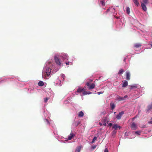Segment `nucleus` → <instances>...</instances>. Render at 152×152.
Returning <instances> with one entry per match:
<instances>
[{
  "instance_id": "1",
  "label": "nucleus",
  "mask_w": 152,
  "mask_h": 152,
  "mask_svg": "<svg viewBox=\"0 0 152 152\" xmlns=\"http://www.w3.org/2000/svg\"><path fill=\"white\" fill-rule=\"evenodd\" d=\"M86 85L88 86V88L89 90L94 89L95 86V85L94 83H92L91 85H90L89 83L88 82H87L86 83Z\"/></svg>"
},
{
  "instance_id": "2",
  "label": "nucleus",
  "mask_w": 152,
  "mask_h": 152,
  "mask_svg": "<svg viewBox=\"0 0 152 152\" xmlns=\"http://www.w3.org/2000/svg\"><path fill=\"white\" fill-rule=\"evenodd\" d=\"M54 60L56 64L59 65H61V63L58 58L56 56L54 57Z\"/></svg>"
},
{
  "instance_id": "3",
  "label": "nucleus",
  "mask_w": 152,
  "mask_h": 152,
  "mask_svg": "<svg viewBox=\"0 0 152 152\" xmlns=\"http://www.w3.org/2000/svg\"><path fill=\"white\" fill-rule=\"evenodd\" d=\"M124 111H122L121 112L119 113V114H118L116 116V118L118 120L120 119L121 118L122 115L124 114Z\"/></svg>"
},
{
  "instance_id": "4",
  "label": "nucleus",
  "mask_w": 152,
  "mask_h": 152,
  "mask_svg": "<svg viewBox=\"0 0 152 152\" xmlns=\"http://www.w3.org/2000/svg\"><path fill=\"white\" fill-rule=\"evenodd\" d=\"M131 128L133 130H135L137 129V126L135 123H133L131 125Z\"/></svg>"
},
{
  "instance_id": "5",
  "label": "nucleus",
  "mask_w": 152,
  "mask_h": 152,
  "mask_svg": "<svg viewBox=\"0 0 152 152\" xmlns=\"http://www.w3.org/2000/svg\"><path fill=\"white\" fill-rule=\"evenodd\" d=\"M51 72V69L50 68H48L46 70V75L48 76H49L50 74V72Z\"/></svg>"
},
{
  "instance_id": "6",
  "label": "nucleus",
  "mask_w": 152,
  "mask_h": 152,
  "mask_svg": "<svg viewBox=\"0 0 152 152\" xmlns=\"http://www.w3.org/2000/svg\"><path fill=\"white\" fill-rule=\"evenodd\" d=\"M141 5L142 10L145 11H146L147 8L145 4L143 3H141Z\"/></svg>"
},
{
  "instance_id": "7",
  "label": "nucleus",
  "mask_w": 152,
  "mask_h": 152,
  "mask_svg": "<svg viewBox=\"0 0 152 152\" xmlns=\"http://www.w3.org/2000/svg\"><path fill=\"white\" fill-rule=\"evenodd\" d=\"M126 79L128 80H129L130 79V72H126Z\"/></svg>"
},
{
  "instance_id": "8",
  "label": "nucleus",
  "mask_w": 152,
  "mask_h": 152,
  "mask_svg": "<svg viewBox=\"0 0 152 152\" xmlns=\"http://www.w3.org/2000/svg\"><path fill=\"white\" fill-rule=\"evenodd\" d=\"M85 90L84 88H82L81 87H79L78 88L77 92L78 93H81L83 91H84Z\"/></svg>"
},
{
  "instance_id": "9",
  "label": "nucleus",
  "mask_w": 152,
  "mask_h": 152,
  "mask_svg": "<svg viewBox=\"0 0 152 152\" xmlns=\"http://www.w3.org/2000/svg\"><path fill=\"white\" fill-rule=\"evenodd\" d=\"M113 128L115 130H116L118 128H119V129H120L121 127L119 126H118L117 124H114Z\"/></svg>"
},
{
  "instance_id": "10",
  "label": "nucleus",
  "mask_w": 152,
  "mask_h": 152,
  "mask_svg": "<svg viewBox=\"0 0 152 152\" xmlns=\"http://www.w3.org/2000/svg\"><path fill=\"white\" fill-rule=\"evenodd\" d=\"M75 136V135L74 134L72 133H70L68 137V140H71Z\"/></svg>"
},
{
  "instance_id": "11",
  "label": "nucleus",
  "mask_w": 152,
  "mask_h": 152,
  "mask_svg": "<svg viewBox=\"0 0 152 152\" xmlns=\"http://www.w3.org/2000/svg\"><path fill=\"white\" fill-rule=\"evenodd\" d=\"M82 146L81 145L80 146L77 147L75 150L76 152H80V151L81 149L82 148Z\"/></svg>"
},
{
  "instance_id": "12",
  "label": "nucleus",
  "mask_w": 152,
  "mask_h": 152,
  "mask_svg": "<svg viewBox=\"0 0 152 152\" xmlns=\"http://www.w3.org/2000/svg\"><path fill=\"white\" fill-rule=\"evenodd\" d=\"M134 3L135 4L137 7H138L140 5V4L138 1V0H133Z\"/></svg>"
},
{
  "instance_id": "13",
  "label": "nucleus",
  "mask_w": 152,
  "mask_h": 152,
  "mask_svg": "<svg viewBox=\"0 0 152 152\" xmlns=\"http://www.w3.org/2000/svg\"><path fill=\"white\" fill-rule=\"evenodd\" d=\"M142 45L140 43H136L134 45V47L136 48H138L141 47Z\"/></svg>"
},
{
  "instance_id": "14",
  "label": "nucleus",
  "mask_w": 152,
  "mask_h": 152,
  "mask_svg": "<svg viewBox=\"0 0 152 152\" xmlns=\"http://www.w3.org/2000/svg\"><path fill=\"white\" fill-rule=\"evenodd\" d=\"M128 84V83L126 81H125L124 82V83L122 85V87H125Z\"/></svg>"
},
{
  "instance_id": "15",
  "label": "nucleus",
  "mask_w": 152,
  "mask_h": 152,
  "mask_svg": "<svg viewBox=\"0 0 152 152\" xmlns=\"http://www.w3.org/2000/svg\"><path fill=\"white\" fill-rule=\"evenodd\" d=\"M110 106L112 110H113L115 107V105L113 103H111L110 104Z\"/></svg>"
},
{
  "instance_id": "16",
  "label": "nucleus",
  "mask_w": 152,
  "mask_h": 152,
  "mask_svg": "<svg viewBox=\"0 0 152 152\" xmlns=\"http://www.w3.org/2000/svg\"><path fill=\"white\" fill-rule=\"evenodd\" d=\"M38 84L39 86H43L44 84L42 81H39L38 83Z\"/></svg>"
},
{
  "instance_id": "17",
  "label": "nucleus",
  "mask_w": 152,
  "mask_h": 152,
  "mask_svg": "<svg viewBox=\"0 0 152 152\" xmlns=\"http://www.w3.org/2000/svg\"><path fill=\"white\" fill-rule=\"evenodd\" d=\"M112 10V11H113V10H115V9L114 8H113L112 7H109V8H108L107 10L106 11V13L107 14V12H108L110 10Z\"/></svg>"
},
{
  "instance_id": "18",
  "label": "nucleus",
  "mask_w": 152,
  "mask_h": 152,
  "mask_svg": "<svg viewBox=\"0 0 152 152\" xmlns=\"http://www.w3.org/2000/svg\"><path fill=\"white\" fill-rule=\"evenodd\" d=\"M84 115V113H83L82 111H80L78 115L79 116L81 117H83Z\"/></svg>"
},
{
  "instance_id": "19",
  "label": "nucleus",
  "mask_w": 152,
  "mask_h": 152,
  "mask_svg": "<svg viewBox=\"0 0 152 152\" xmlns=\"http://www.w3.org/2000/svg\"><path fill=\"white\" fill-rule=\"evenodd\" d=\"M124 72V70L123 69H120L118 72V74L119 75H121L122 73H123Z\"/></svg>"
},
{
  "instance_id": "20",
  "label": "nucleus",
  "mask_w": 152,
  "mask_h": 152,
  "mask_svg": "<svg viewBox=\"0 0 152 152\" xmlns=\"http://www.w3.org/2000/svg\"><path fill=\"white\" fill-rule=\"evenodd\" d=\"M126 11L128 14H129L130 13V9L129 7H127L126 8Z\"/></svg>"
},
{
  "instance_id": "21",
  "label": "nucleus",
  "mask_w": 152,
  "mask_h": 152,
  "mask_svg": "<svg viewBox=\"0 0 152 152\" xmlns=\"http://www.w3.org/2000/svg\"><path fill=\"white\" fill-rule=\"evenodd\" d=\"M91 94V92H87L85 91H84L83 92V94L84 95H87V94Z\"/></svg>"
},
{
  "instance_id": "22",
  "label": "nucleus",
  "mask_w": 152,
  "mask_h": 152,
  "mask_svg": "<svg viewBox=\"0 0 152 152\" xmlns=\"http://www.w3.org/2000/svg\"><path fill=\"white\" fill-rule=\"evenodd\" d=\"M100 3L102 6H104L105 5L104 1V0L100 1Z\"/></svg>"
},
{
  "instance_id": "23",
  "label": "nucleus",
  "mask_w": 152,
  "mask_h": 152,
  "mask_svg": "<svg viewBox=\"0 0 152 152\" xmlns=\"http://www.w3.org/2000/svg\"><path fill=\"white\" fill-rule=\"evenodd\" d=\"M141 132L140 131H137L135 132H134L135 134H136L137 135H140Z\"/></svg>"
},
{
  "instance_id": "24",
  "label": "nucleus",
  "mask_w": 152,
  "mask_h": 152,
  "mask_svg": "<svg viewBox=\"0 0 152 152\" xmlns=\"http://www.w3.org/2000/svg\"><path fill=\"white\" fill-rule=\"evenodd\" d=\"M137 86L136 85H134V86H131L130 87V89L131 90L133 89L134 88H137Z\"/></svg>"
},
{
  "instance_id": "25",
  "label": "nucleus",
  "mask_w": 152,
  "mask_h": 152,
  "mask_svg": "<svg viewBox=\"0 0 152 152\" xmlns=\"http://www.w3.org/2000/svg\"><path fill=\"white\" fill-rule=\"evenodd\" d=\"M97 137H94L93 138V140L91 142H94L96 141V140H97Z\"/></svg>"
},
{
  "instance_id": "26",
  "label": "nucleus",
  "mask_w": 152,
  "mask_h": 152,
  "mask_svg": "<svg viewBox=\"0 0 152 152\" xmlns=\"http://www.w3.org/2000/svg\"><path fill=\"white\" fill-rule=\"evenodd\" d=\"M143 1L145 4H147L148 3V0H143Z\"/></svg>"
},
{
  "instance_id": "27",
  "label": "nucleus",
  "mask_w": 152,
  "mask_h": 152,
  "mask_svg": "<svg viewBox=\"0 0 152 152\" xmlns=\"http://www.w3.org/2000/svg\"><path fill=\"white\" fill-rule=\"evenodd\" d=\"M118 99L120 101H121V100H123L124 99V97H119L118 98Z\"/></svg>"
},
{
  "instance_id": "28",
  "label": "nucleus",
  "mask_w": 152,
  "mask_h": 152,
  "mask_svg": "<svg viewBox=\"0 0 152 152\" xmlns=\"http://www.w3.org/2000/svg\"><path fill=\"white\" fill-rule=\"evenodd\" d=\"M66 65H68L69 64H72V62H66Z\"/></svg>"
},
{
  "instance_id": "29",
  "label": "nucleus",
  "mask_w": 152,
  "mask_h": 152,
  "mask_svg": "<svg viewBox=\"0 0 152 152\" xmlns=\"http://www.w3.org/2000/svg\"><path fill=\"white\" fill-rule=\"evenodd\" d=\"M148 110H150L152 108V105H149L148 106Z\"/></svg>"
},
{
  "instance_id": "30",
  "label": "nucleus",
  "mask_w": 152,
  "mask_h": 152,
  "mask_svg": "<svg viewBox=\"0 0 152 152\" xmlns=\"http://www.w3.org/2000/svg\"><path fill=\"white\" fill-rule=\"evenodd\" d=\"M96 145H94V146H91V148L93 150H94V149H95L96 148Z\"/></svg>"
},
{
  "instance_id": "31",
  "label": "nucleus",
  "mask_w": 152,
  "mask_h": 152,
  "mask_svg": "<svg viewBox=\"0 0 152 152\" xmlns=\"http://www.w3.org/2000/svg\"><path fill=\"white\" fill-rule=\"evenodd\" d=\"M48 99H49V98H46L45 99V100H44L45 102V103H46L47 102L48 100Z\"/></svg>"
},
{
  "instance_id": "32",
  "label": "nucleus",
  "mask_w": 152,
  "mask_h": 152,
  "mask_svg": "<svg viewBox=\"0 0 152 152\" xmlns=\"http://www.w3.org/2000/svg\"><path fill=\"white\" fill-rule=\"evenodd\" d=\"M80 124V122H76L75 123V125L76 126H77L78 125H79Z\"/></svg>"
},
{
  "instance_id": "33",
  "label": "nucleus",
  "mask_w": 152,
  "mask_h": 152,
  "mask_svg": "<svg viewBox=\"0 0 152 152\" xmlns=\"http://www.w3.org/2000/svg\"><path fill=\"white\" fill-rule=\"evenodd\" d=\"M129 133L127 132H125V136H128L129 134Z\"/></svg>"
},
{
  "instance_id": "34",
  "label": "nucleus",
  "mask_w": 152,
  "mask_h": 152,
  "mask_svg": "<svg viewBox=\"0 0 152 152\" xmlns=\"http://www.w3.org/2000/svg\"><path fill=\"white\" fill-rule=\"evenodd\" d=\"M104 152H108V150L107 148H106L104 149Z\"/></svg>"
},
{
  "instance_id": "35",
  "label": "nucleus",
  "mask_w": 152,
  "mask_h": 152,
  "mask_svg": "<svg viewBox=\"0 0 152 152\" xmlns=\"http://www.w3.org/2000/svg\"><path fill=\"white\" fill-rule=\"evenodd\" d=\"M45 121H46V122L47 124H49V121H48V119H46L45 120Z\"/></svg>"
},
{
  "instance_id": "36",
  "label": "nucleus",
  "mask_w": 152,
  "mask_h": 152,
  "mask_svg": "<svg viewBox=\"0 0 152 152\" xmlns=\"http://www.w3.org/2000/svg\"><path fill=\"white\" fill-rule=\"evenodd\" d=\"M103 92H98L97 93V94L98 95H99L101 94H103Z\"/></svg>"
},
{
  "instance_id": "37",
  "label": "nucleus",
  "mask_w": 152,
  "mask_h": 152,
  "mask_svg": "<svg viewBox=\"0 0 152 152\" xmlns=\"http://www.w3.org/2000/svg\"><path fill=\"white\" fill-rule=\"evenodd\" d=\"M148 123L150 124H152V120L150 121H149Z\"/></svg>"
},
{
  "instance_id": "38",
  "label": "nucleus",
  "mask_w": 152,
  "mask_h": 152,
  "mask_svg": "<svg viewBox=\"0 0 152 152\" xmlns=\"http://www.w3.org/2000/svg\"><path fill=\"white\" fill-rule=\"evenodd\" d=\"M109 125L110 126H111L112 125V124L111 123H109Z\"/></svg>"
},
{
  "instance_id": "39",
  "label": "nucleus",
  "mask_w": 152,
  "mask_h": 152,
  "mask_svg": "<svg viewBox=\"0 0 152 152\" xmlns=\"http://www.w3.org/2000/svg\"><path fill=\"white\" fill-rule=\"evenodd\" d=\"M127 96H127V95H126V96H125L124 97V98H126L127 97Z\"/></svg>"
},
{
  "instance_id": "40",
  "label": "nucleus",
  "mask_w": 152,
  "mask_h": 152,
  "mask_svg": "<svg viewBox=\"0 0 152 152\" xmlns=\"http://www.w3.org/2000/svg\"><path fill=\"white\" fill-rule=\"evenodd\" d=\"M103 125L104 126H106V124L105 123Z\"/></svg>"
},
{
  "instance_id": "41",
  "label": "nucleus",
  "mask_w": 152,
  "mask_h": 152,
  "mask_svg": "<svg viewBox=\"0 0 152 152\" xmlns=\"http://www.w3.org/2000/svg\"><path fill=\"white\" fill-rule=\"evenodd\" d=\"M99 124H100V125H102V124H101V123H99Z\"/></svg>"
},
{
  "instance_id": "42",
  "label": "nucleus",
  "mask_w": 152,
  "mask_h": 152,
  "mask_svg": "<svg viewBox=\"0 0 152 152\" xmlns=\"http://www.w3.org/2000/svg\"><path fill=\"white\" fill-rule=\"evenodd\" d=\"M125 60H126V59H124V61H125Z\"/></svg>"
},
{
  "instance_id": "43",
  "label": "nucleus",
  "mask_w": 152,
  "mask_h": 152,
  "mask_svg": "<svg viewBox=\"0 0 152 152\" xmlns=\"http://www.w3.org/2000/svg\"><path fill=\"white\" fill-rule=\"evenodd\" d=\"M151 46L152 47V44H151Z\"/></svg>"
},
{
  "instance_id": "44",
  "label": "nucleus",
  "mask_w": 152,
  "mask_h": 152,
  "mask_svg": "<svg viewBox=\"0 0 152 152\" xmlns=\"http://www.w3.org/2000/svg\"><path fill=\"white\" fill-rule=\"evenodd\" d=\"M116 18H119L118 17H116Z\"/></svg>"
}]
</instances>
